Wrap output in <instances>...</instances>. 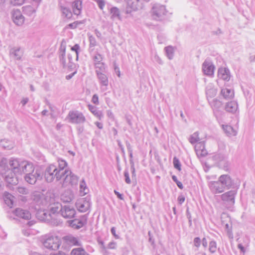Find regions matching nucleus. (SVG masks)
I'll return each instance as SVG.
<instances>
[{"instance_id":"obj_64","label":"nucleus","mask_w":255,"mask_h":255,"mask_svg":"<svg viewBox=\"0 0 255 255\" xmlns=\"http://www.w3.org/2000/svg\"><path fill=\"white\" fill-rule=\"evenodd\" d=\"M115 194L117 196V197L120 199L121 200H124V195L120 192H114Z\"/></svg>"},{"instance_id":"obj_53","label":"nucleus","mask_w":255,"mask_h":255,"mask_svg":"<svg viewBox=\"0 0 255 255\" xmlns=\"http://www.w3.org/2000/svg\"><path fill=\"white\" fill-rule=\"evenodd\" d=\"M71 49L72 51L75 52V53H77V51H79L80 47L79 44H76L71 47Z\"/></svg>"},{"instance_id":"obj_21","label":"nucleus","mask_w":255,"mask_h":255,"mask_svg":"<svg viewBox=\"0 0 255 255\" xmlns=\"http://www.w3.org/2000/svg\"><path fill=\"white\" fill-rule=\"evenodd\" d=\"M4 203L9 208H12L14 202L15 197L9 192H4L3 195Z\"/></svg>"},{"instance_id":"obj_41","label":"nucleus","mask_w":255,"mask_h":255,"mask_svg":"<svg viewBox=\"0 0 255 255\" xmlns=\"http://www.w3.org/2000/svg\"><path fill=\"white\" fill-rule=\"evenodd\" d=\"M196 153L198 156L201 157H204L208 154V152L207 150L205 149L204 146H203V148L202 149H196Z\"/></svg>"},{"instance_id":"obj_2","label":"nucleus","mask_w":255,"mask_h":255,"mask_svg":"<svg viewBox=\"0 0 255 255\" xmlns=\"http://www.w3.org/2000/svg\"><path fill=\"white\" fill-rule=\"evenodd\" d=\"M33 202L39 206H47L48 211L43 213V219L52 224L58 223L57 216L60 214L62 205L59 202H56L55 195L53 192H33L32 196Z\"/></svg>"},{"instance_id":"obj_55","label":"nucleus","mask_w":255,"mask_h":255,"mask_svg":"<svg viewBox=\"0 0 255 255\" xmlns=\"http://www.w3.org/2000/svg\"><path fill=\"white\" fill-rule=\"evenodd\" d=\"M238 248L240 250L241 253L243 254H245L246 252L245 248L242 244H239L238 245Z\"/></svg>"},{"instance_id":"obj_20","label":"nucleus","mask_w":255,"mask_h":255,"mask_svg":"<svg viewBox=\"0 0 255 255\" xmlns=\"http://www.w3.org/2000/svg\"><path fill=\"white\" fill-rule=\"evenodd\" d=\"M13 213L17 217L25 220H28L31 218V214L27 210L17 208L13 211Z\"/></svg>"},{"instance_id":"obj_57","label":"nucleus","mask_w":255,"mask_h":255,"mask_svg":"<svg viewBox=\"0 0 255 255\" xmlns=\"http://www.w3.org/2000/svg\"><path fill=\"white\" fill-rule=\"evenodd\" d=\"M185 201V197L182 195L178 197V202L179 204L181 205Z\"/></svg>"},{"instance_id":"obj_36","label":"nucleus","mask_w":255,"mask_h":255,"mask_svg":"<svg viewBox=\"0 0 255 255\" xmlns=\"http://www.w3.org/2000/svg\"><path fill=\"white\" fill-rule=\"evenodd\" d=\"M71 254V255H89L83 248L73 249Z\"/></svg>"},{"instance_id":"obj_7","label":"nucleus","mask_w":255,"mask_h":255,"mask_svg":"<svg viewBox=\"0 0 255 255\" xmlns=\"http://www.w3.org/2000/svg\"><path fill=\"white\" fill-rule=\"evenodd\" d=\"M26 160H23L18 158H11L9 161V164L11 168L12 173L14 177H16V174L21 175L23 172V163Z\"/></svg>"},{"instance_id":"obj_3","label":"nucleus","mask_w":255,"mask_h":255,"mask_svg":"<svg viewBox=\"0 0 255 255\" xmlns=\"http://www.w3.org/2000/svg\"><path fill=\"white\" fill-rule=\"evenodd\" d=\"M0 173L4 177L6 186L8 189L14 190V186L17 184L18 180L12 173L11 168L10 169L8 167L6 158H3L0 161Z\"/></svg>"},{"instance_id":"obj_28","label":"nucleus","mask_w":255,"mask_h":255,"mask_svg":"<svg viewBox=\"0 0 255 255\" xmlns=\"http://www.w3.org/2000/svg\"><path fill=\"white\" fill-rule=\"evenodd\" d=\"M221 95L225 99H230L233 97L234 92L233 90L227 88H223L221 90Z\"/></svg>"},{"instance_id":"obj_5","label":"nucleus","mask_w":255,"mask_h":255,"mask_svg":"<svg viewBox=\"0 0 255 255\" xmlns=\"http://www.w3.org/2000/svg\"><path fill=\"white\" fill-rule=\"evenodd\" d=\"M167 11L165 6L158 3L154 4L151 9L152 16L156 20H163L166 15Z\"/></svg>"},{"instance_id":"obj_17","label":"nucleus","mask_w":255,"mask_h":255,"mask_svg":"<svg viewBox=\"0 0 255 255\" xmlns=\"http://www.w3.org/2000/svg\"><path fill=\"white\" fill-rule=\"evenodd\" d=\"M98 81L101 86V89L102 91H105L107 90V86L109 84V80L107 76L103 73L97 72L96 74Z\"/></svg>"},{"instance_id":"obj_25","label":"nucleus","mask_w":255,"mask_h":255,"mask_svg":"<svg viewBox=\"0 0 255 255\" xmlns=\"http://www.w3.org/2000/svg\"><path fill=\"white\" fill-rule=\"evenodd\" d=\"M23 166H22V168H24L23 169V172H22V174H25V175L28 174V173L33 172L34 170V167L33 166V165L32 163L28 162L27 161H25V162H24L23 163Z\"/></svg>"},{"instance_id":"obj_46","label":"nucleus","mask_w":255,"mask_h":255,"mask_svg":"<svg viewBox=\"0 0 255 255\" xmlns=\"http://www.w3.org/2000/svg\"><path fill=\"white\" fill-rule=\"evenodd\" d=\"M84 20L75 21L73 23H70L68 25V27L72 29L76 28L77 27L78 24L84 23Z\"/></svg>"},{"instance_id":"obj_19","label":"nucleus","mask_w":255,"mask_h":255,"mask_svg":"<svg viewBox=\"0 0 255 255\" xmlns=\"http://www.w3.org/2000/svg\"><path fill=\"white\" fill-rule=\"evenodd\" d=\"M218 92V89L213 84L209 83L206 88V95L208 101L215 97Z\"/></svg>"},{"instance_id":"obj_23","label":"nucleus","mask_w":255,"mask_h":255,"mask_svg":"<svg viewBox=\"0 0 255 255\" xmlns=\"http://www.w3.org/2000/svg\"><path fill=\"white\" fill-rule=\"evenodd\" d=\"M208 101L214 113H215L216 112L220 111V109L222 106V103L220 100L215 98L211 100L209 99Z\"/></svg>"},{"instance_id":"obj_33","label":"nucleus","mask_w":255,"mask_h":255,"mask_svg":"<svg viewBox=\"0 0 255 255\" xmlns=\"http://www.w3.org/2000/svg\"><path fill=\"white\" fill-rule=\"evenodd\" d=\"M22 11L24 14L32 16L35 13V9L31 5H26L22 7Z\"/></svg>"},{"instance_id":"obj_43","label":"nucleus","mask_w":255,"mask_h":255,"mask_svg":"<svg viewBox=\"0 0 255 255\" xmlns=\"http://www.w3.org/2000/svg\"><path fill=\"white\" fill-rule=\"evenodd\" d=\"M89 40L90 42V47H94L96 46L97 45V41L93 35L90 34L89 33L88 34Z\"/></svg>"},{"instance_id":"obj_37","label":"nucleus","mask_w":255,"mask_h":255,"mask_svg":"<svg viewBox=\"0 0 255 255\" xmlns=\"http://www.w3.org/2000/svg\"><path fill=\"white\" fill-rule=\"evenodd\" d=\"M94 67L96 69V74H97V72L100 73H103L105 72L106 66L105 63L102 62L94 64Z\"/></svg>"},{"instance_id":"obj_51","label":"nucleus","mask_w":255,"mask_h":255,"mask_svg":"<svg viewBox=\"0 0 255 255\" xmlns=\"http://www.w3.org/2000/svg\"><path fill=\"white\" fill-rule=\"evenodd\" d=\"M124 176L125 177V181L127 183L129 184L130 183V180L129 178V173L128 171L124 172Z\"/></svg>"},{"instance_id":"obj_61","label":"nucleus","mask_w":255,"mask_h":255,"mask_svg":"<svg viewBox=\"0 0 255 255\" xmlns=\"http://www.w3.org/2000/svg\"><path fill=\"white\" fill-rule=\"evenodd\" d=\"M202 246L204 247V248H207V246H208V242L207 241V239L206 238H203L202 240Z\"/></svg>"},{"instance_id":"obj_34","label":"nucleus","mask_w":255,"mask_h":255,"mask_svg":"<svg viewBox=\"0 0 255 255\" xmlns=\"http://www.w3.org/2000/svg\"><path fill=\"white\" fill-rule=\"evenodd\" d=\"M0 145L4 149L9 150L13 148L14 144L12 141L9 140L8 139H4L0 141Z\"/></svg>"},{"instance_id":"obj_11","label":"nucleus","mask_w":255,"mask_h":255,"mask_svg":"<svg viewBox=\"0 0 255 255\" xmlns=\"http://www.w3.org/2000/svg\"><path fill=\"white\" fill-rule=\"evenodd\" d=\"M11 18L13 23L17 26H22L25 21V17L19 9H13L11 12Z\"/></svg>"},{"instance_id":"obj_45","label":"nucleus","mask_w":255,"mask_h":255,"mask_svg":"<svg viewBox=\"0 0 255 255\" xmlns=\"http://www.w3.org/2000/svg\"><path fill=\"white\" fill-rule=\"evenodd\" d=\"M25 0H10L11 4L14 6H19L23 4Z\"/></svg>"},{"instance_id":"obj_12","label":"nucleus","mask_w":255,"mask_h":255,"mask_svg":"<svg viewBox=\"0 0 255 255\" xmlns=\"http://www.w3.org/2000/svg\"><path fill=\"white\" fill-rule=\"evenodd\" d=\"M60 215L64 218H73L76 214L75 208L70 205H64L61 207Z\"/></svg>"},{"instance_id":"obj_18","label":"nucleus","mask_w":255,"mask_h":255,"mask_svg":"<svg viewBox=\"0 0 255 255\" xmlns=\"http://www.w3.org/2000/svg\"><path fill=\"white\" fill-rule=\"evenodd\" d=\"M235 193L234 192H225L221 195V198L225 204L231 206L235 203Z\"/></svg>"},{"instance_id":"obj_62","label":"nucleus","mask_w":255,"mask_h":255,"mask_svg":"<svg viewBox=\"0 0 255 255\" xmlns=\"http://www.w3.org/2000/svg\"><path fill=\"white\" fill-rule=\"evenodd\" d=\"M126 146H127L128 151H131L132 150V147H131L130 144L129 143V142L128 141H127L126 142Z\"/></svg>"},{"instance_id":"obj_63","label":"nucleus","mask_w":255,"mask_h":255,"mask_svg":"<svg viewBox=\"0 0 255 255\" xmlns=\"http://www.w3.org/2000/svg\"><path fill=\"white\" fill-rule=\"evenodd\" d=\"M77 130L79 134L82 133L84 130V127L83 126H78L77 128Z\"/></svg>"},{"instance_id":"obj_24","label":"nucleus","mask_w":255,"mask_h":255,"mask_svg":"<svg viewBox=\"0 0 255 255\" xmlns=\"http://www.w3.org/2000/svg\"><path fill=\"white\" fill-rule=\"evenodd\" d=\"M73 11L75 15H79L81 14L82 8V1L81 0H76L72 3Z\"/></svg>"},{"instance_id":"obj_9","label":"nucleus","mask_w":255,"mask_h":255,"mask_svg":"<svg viewBox=\"0 0 255 255\" xmlns=\"http://www.w3.org/2000/svg\"><path fill=\"white\" fill-rule=\"evenodd\" d=\"M127 8L126 13H130L132 11H136L143 7L142 3L139 0H126Z\"/></svg>"},{"instance_id":"obj_26","label":"nucleus","mask_w":255,"mask_h":255,"mask_svg":"<svg viewBox=\"0 0 255 255\" xmlns=\"http://www.w3.org/2000/svg\"><path fill=\"white\" fill-rule=\"evenodd\" d=\"M74 198L72 192H62L60 195L61 200L64 203H69Z\"/></svg>"},{"instance_id":"obj_44","label":"nucleus","mask_w":255,"mask_h":255,"mask_svg":"<svg viewBox=\"0 0 255 255\" xmlns=\"http://www.w3.org/2000/svg\"><path fill=\"white\" fill-rule=\"evenodd\" d=\"M173 163L175 168L177 169L179 171L181 170V163L179 160L176 157H174L173 158Z\"/></svg>"},{"instance_id":"obj_39","label":"nucleus","mask_w":255,"mask_h":255,"mask_svg":"<svg viewBox=\"0 0 255 255\" xmlns=\"http://www.w3.org/2000/svg\"><path fill=\"white\" fill-rule=\"evenodd\" d=\"M199 140V133L198 132H195L193 134L190 135L189 141L193 144Z\"/></svg>"},{"instance_id":"obj_42","label":"nucleus","mask_w":255,"mask_h":255,"mask_svg":"<svg viewBox=\"0 0 255 255\" xmlns=\"http://www.w3.org/2000/svg\"><path fill=\"white\" fill-rule=\"evenodd\" d=\"M103 56L100 54L97 53L93 57L94 65L97 63H100L103 60Z\"/></svg>"},{"instance_id":"obj_50","label":"nucleus","mask_w":255,"mask_h":255,"mask_svg":"<svg viewBox=\"0 0 255 255\" xmlns=\"http://www.w3.org/2000/svg\"><path fill=\"white\" fill-rule=\"evenodd\" d=\"M92 102L93 103H94L95 105H98L99 104V97L97 94H94L93 96V97L92 99Z\"/></svg>"},{"instance_id":"obj_29","label":"nucleus","mask_w":255,"mask_h":255,"mask_svg":"<svg viewBox=\"0 0 255 255\" xmlns=\"http://www.w3.org/2000/svg\"><path fill=\"white\" fill-rule=\"evenodd\" d=\"M238 109V104L235 101H231L226 104L225 110L226 111L230 113L235 112Z\"/></svg>"},{"instance_id":"obj_8","label":"nucleus","mask_w":255,"mask_h":255,"mask_svg":"<svg viewBox=\"0 0 255 255\" xmlns=\"http://www.w3.org/2000/svg\"><path fill=\"white\" fill-rule=\"evenodd\" d=\"M91 205V197L90 196L80 198L77 200L75 203L77 209L80 212H85L87 211L90 209Z\"/></svg>"},{"instance_id":"obj_16","label":"nucleus","mask_w":255,"mask_h":255,"mask_svg":"<svg viewBox=\"0 0 255 255\" xmlns=\"http://www.w3.org/2000/svg\"><path fill=\"white\" fill-rule=\"evenodd\" d=\"M64 242L70 246H81V243L78 237H74L72 235H68L62 238Z\"/></svg>"},{"instance_id":"obj_27","label":"nucleus","mask_w":255,"mask_h":255,"mask_svg":"<svg viewBox=\"0 0 255 255\" xmlns=\"http://www.w3.org/2000/svg\"><path fill=\"white\" fill-rule=\"evenodd\" d=\"M60 10L62 16L67 19H70L72 17V12L68 7L64 5H60Z\"/></svg>"},{"instance_id":"obj_49","label":"nucleus","mask_w":255,"mask_h":255,"mask_svg":"<svg viewBox=\"0 0 255 255\" xmlns=\"http://www.w3.org/2000/svg\"><path fill=\"white\" fill-rule=\"evenodd\" d=\"M80 191H82V190H85L87 188V186L86 182L84 179H82L80 183Z\"/></svg>"},{"instance_id":"obj_4","label":"nucleus","mask_w":255,"mask_h":255,"mask_svg":"<svg viewBox=\"0 0 255 255\" xmlns=\"http://www.w3.org/2000/svg\"><path fill=\"white\" fill-rule=\"evenodd\" d=\"M42 244L45 248L51 250H58L61 245L60 238L51 234L45 235L43 237Z\"/></svg>"},{"instance_id":"obj_10","label":"nucleus","mask_w":255,"mask_h":255,"mask_svg":"<svg viewBox=\"0 0 255 255\" xmlns=\"http://www.w3.org/2000/svg\"><path fill=\"white\" fill-rule=\"evenodd\" d=\"M88 216L84 215L78 219H75L69 221V226L74 229H79L87 224Z\"/></svg>"},{"instance_id":"obj_47","label":"nucleus","mask_w":255,"mask_h":255,"mask_svg":"<svg viewBox=\"0 0 255 255\" xmlns=\"http://www.w3.org/2000/svg\"><path fill=\"white\" fill-rule=\"evenodd\" d=\"M97 2L99 7L101 9H103L105 5V2L104 0H93Z\"/></svg>"},{"instance_id":"obj_60","label":"nucleus","mask_w":255,"mask_h":255,"mask_svg":"<svg viewBox=\"0 0 255 255\" xmlns=\"http://www.w3.org/2000/svg\"><path fill=\"white\" fill-rule=\"evenodd\" d=\"M94 32H95V35L98 38L101 39L102 34L98 29H95Z\"/></svg>"},{"instance_id":"obj_58","label":"nucleus","mask_w":255,"mask_h":255,"mask_svg":"<svg viewBox=\"0 0 255 255\" xmlns=\"http://www.w3.org/2000/svg\"><path fill=\"white\" fill-rule=\"evenodd\" d=\"M111 232L112 234L116 238L118 239L119 238V236L116 233V228L115 227H112L111 229Z\"/></svg>"},{"instance_id":"obj_48","label":"nucleus","mask_w":255,"mask_h":255,"mask_svg":"<svg viewBox=\"0 0 255 255\" xmlns=\"http://www.w3.org/2000/svg\"><path fill=\"white\" fill-rule=\"evenodd\" d=\"M201 240L199 237H196L194 239L193 243L195 247L199 248L201 245Z\"/></svg>"},{"instance_id":"obj_1","label":"nucleus","mask_w":255,"mask_h":255,"mask_svg":"<svg viewBox=\"0 0 255 255\" xmlns=\"http://www.w3.org/2000/svg\"><path fill=\"white\" fill-rule=\"evenodd\" d=\"M58 165L50 164L48 166L44 173L45 180L48 182H51L56 179L59 181L63 179L62 186L64 188H74L78 185V177L73 174L71 170L65 169L67 163L65 160L59 159Z\"/></svg>"},{"instance_id":"obj_6","label":"nucleus","mask_w":255,"mask_h":255,"mask_svg":"<svg viewBox=\"0 0 255 255\" xmlns=\"http://www.w3.org/2000/svg\"><path fill=\"white\" fill-rule=\"evenodd\" d=\"M67 119L70 123L73 124H83L86 120L83 113L77 110L69 111Z\"/></svg>"},{"instance_id":"obj_54","label":"nucleus","mask_w":255,"mask_h":255,"mask_svg":"<svg viewBox=\"0 0 255 255\" xmlns=\"http://www.w3.org/2000/svg\"><path fill=\"white\" fill-rule=\"evenodd\" d=\"M67 65V66H66V68H67L69 69H73L75 67V64L73 61L68 62Z\"/></svg>"},{"instance_id":"obj_38","label":"nucleus","mask_w":255,"mask_h":255,"mask_svg":"<svg viewBox=\"0 0 255 255\" xmlns=\"http://www.w3.org/2000/svg\"><path fill=\"white\" fill-rule=\"evenodd\" d=\"M166 55L170 60L172 59L174 56V50L172 46H167L164 48Z\"/></svg>"},{"instance_id":"obj_59","label":"nucleus","mask_w":255,"mask_h":255,"mask_svg":"<svg viewBox=\"0 0 255 255\" xmlns=\"http://www.w3.org/2000/svg\"><path fill=\"white\" fill-rule=\"evenodd\" d=\"M99 244L101 245V248L103 249V250L106 253L107 252L106 248L104 245V243L102 241H98Z\"/></svg>"},{"instance_id":"obj_13","label":"nucleus","mask_w":255,"mask_h":255,"mask_svg":"<svg viewBox=\"0 0 255 255\" xmlns=\"http://www.w3.org/2000/svg\"><path fill=\"white\" fill-rule=\"evenodd\" d=\"M215 66L209 59H206L202 64V71L204 74L207 76H212L214 74Z\"/></svg>"},{"instance_id":"obj_35","label":"nucleus","mask_w":255,"mask_h":255,"mask_svg":"<svg viewBox=\"0 0 255 255\" xmlns=\"http://www.w3.org/2000/svg\"><path fill=\"white\" fill-rule=\"evenodd\" d=\"M223 128L224 131L229 136H235L237 134V131L233 127L230 126L226 125L223 126Z\"/></svg>"},{"instance_id":"obj_31","label":"nucleus","mask_w":255,"mask_h":255,"mask_svg":"<svg viewBox=\"0 0 255 255\" xmlns=\"http://www.w3.org/2000/svg\"><path fill=\"white\" fill-rule=\"evenodd\" d=\"M60 55H59V60L60 63L62 64L64 68H66V66L67 65V62L66 61V59L65 58V51L66 47L65 46H61L60 49Z\"/></svg>"},{"instance_id":"obj_14","label":"nucleus","mask_w":255,"mask_h":255,"mask_svg":"<svg viewBox=\"0 0 255 255\" xmlns=\"http://www.w3.org/2000/svg\"><path fill=\"white\" fill-rule=\"evenodd\" d=\"M219 181L227 189L230 188L235 189L237 187L238 185L235 184L234 181L231 178L230 176L228 175H222L219 177Z\"/></svg>"},{"instance_id":"obj_52","label":"nucleus","mask_w":255,"mask_h":255,"mask_svg":"<svg viewBox=\"0 0 255 255\" xmlns=\"http://www.w3.org/2000/svg\"><path fill=\"white\" fill-rule=\"evenodd\" d=\"M89 110L92 113H93L95 115L99 116V112L97 111L95 107L92 106H89Z\"/></svg>"},{"instance_id":"obj_22","label":"nucleus","mask_w":255,"mask_h":255,"mask_svg":"<svg viewBox=\"0 0 255 255\" xmlns=\"http://www.w3.org/2000/svg\"><path fill=\"white\" fill-rule=\"evenodd\" d=\"M218 76L220 79L228 81L230 79L229 69L226 68H219L218 72Z\"/></svg>"},{"instance_id":"obj_32","label":"nucleus","mask_w":255,"mask_h":255,"mask_svg":"<svg viewBox=\"0 0 255 255\" xmlns=\"http://www.w3.org/2000/svg\"><path fill=\"white\" fill-rule=\"evenodd\" d=\"M10 53L16 60H20L23 55V52L19 47L12 48L10 51Z\"/></svg>"},{"instance_id":"obj_30","label":"nucleus","mask_w":255,"mask_h":255,"mask_svg":"<svg viewBox=\"0 0 255 255\" xmlns=\"http://www.w3.org/2000/svg\"><path fill=\"white\" fill-rule=\"evenodd\" d=\"M110 13L111 14V18L113 20L118 19L122 20V17L120 14V11L118 8L117 7H112L110 9Z\"/></svg>"},{"instance_id":"obj_56","label":"nucleus","mask_w":255,"mask_h":255,"mask_svg":"<svg viewBox=\"0 0 255 255\" xmlns=\"http://www.w3.org/2000/svg\"><path fill=\"white\" fill-rule=\"evenodd\" d=\"M116 247V243L115 242H111L109 243L108 248L110 249H115Z\"/></svg>"},{"instance_id":"obj_15","label":"nucleus","mask_w":255,"mask_h":255,"mask_svg":"<svg viewBox=\"0 0 255 255\" xmlns=\"http://www.w3.org/2000/svg\"><path fill=\"white\" fill-rule=\"evenodd\" d=\"M41 175L39 170L36 169L25 175V180L30 184H34L37 180L41 179Z\"/></svg>"},{"instance_id":"obj_40","label":"nucleus","mask_w":255,"mask_h":255,"mask_svg":"<svg viewBox=\"0 0 255 255\" xmlns=\"http://www.w3.org/2000/svg\"><path fill=\"white\" fill-rule=\"evenodd\" d=\"M217 250V243L216 242L213 240L209 243V251L212 253L214 254L216 252Z\"/></svg>"}]
</instances>
